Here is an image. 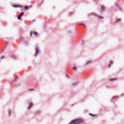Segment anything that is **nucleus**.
Returning <instances> with one entry per match:
<instances>
[{
    "label": "nucleus",
    "mask_w": 124,
    "mask_h": 124,
    "mask_svg": "<svg viewBox=\"0 0 124 124\" xmlns=\"http://www.w3.org/2000/svg\"><path fill=\"white\" fill-rule=\"evenodd\" d=\"M85 122V120L82 118H79L78 119H75L73 120L71 122L69 123L68 124H82Z\"/></svg>",
    "instance_id": "1"
},
{
    "label": "nucleus",
    "mask_w": 124,
    "mask_h": 124,
    "mask_svg": "<svg viewBox=\"0 0 124 124\" xmlns=\"http://www.w3.org/2000/svg\"><path fill=\"white\" fill-rule=\"evenodd\" d=\"M13 7H20V8L23 7V5L21 4H13Z\"/></svg>",
    "instance_id": "2"
},
{
    "label": "nucleus",
    "mask_w": 124,
    "mask_h": 124,
    "mask_svg": "<svg viewBox=\"0 0 124 124\" xmlns=\"http://www.w3.org/2000/svg\"><path fill=\"white\" fill-rule=\"evenodd\" d=\"M38 53H39V50L38 49V48H36V53H35V56L37 57V55H38Z\"/></svg>",
    "instance_id": "3"
},
{
    "label": "nucleus",
    "mask_w": 124,
    "mask_h": 124,
    "mask_svg": "<svg viewBox=\"0 0 124 124\" xmlns=\"http://www.w3.org/2000/svg\"><path fill=\"white\" fill-rule=\"evenodd\" d=\"M33 106V104L32 103H30L29 107H28V109H30Z\"/></svg>",
    "instance_id": "4"
},
{
    "label": "nucleus",
    "mask_w": 124,
    "mask_h": 124,
    "mask_svg": "<svg viewBox=\"0 0 124 124\" xmlns=\"http://www.w3.org/2000/svg\"><path fill=\"white\" fill-rule=\"evenodd\" d=\"M116 80H117V78L109 79V81H111V82H113V81H116Z\"/></svg>",
    "instance_id": "5"
},
{
    "label": "nucleus",
    "mask_w": 124,
    "mask_h": 124,
    "mask_svg": "<svg viewBox=\"0 0 124 124\" xmlns=\"http://www.w3.org/2000/svg\"><path fill=\"white\" fill-rule=\"evenodd\" d=\"M102 11H104L105 10V6L104 5H102L101 7Z\"/></svg>",
    "instance_id": "6"
},
{
    "label": "nucleus",
    "mask_w": 124,
    "mask_h": 124,
    "mask_svg": "<svg viewBox=\"0 0 124 124\" xmlns=\"http://www.w3.org/2000/svg\"><path fill=\"white\" fill-rule=\"evenodd\" d=\"M89 115L90 116H92V117H96V115L95 114H93V113H89Z\"/></svg>",
    "instance_id": "7"
},
{
    "label": "nucleus",
    "mask_w": 124,
    "mask_h": 124,
    "mask_svg": "<svg viewBox=\"0 0 124 124\" xmlns=\"http://www.w3.org/2000/svg\"><path fill=\"white\" fill-rule=\"evenodd\" d=\"M29 7H30V6H25L24 7V9L25 10H27V9H29Z\"/></svg>",
    "instance_id": "8"
},
{
    "label": "nucleus",
    "mask_w": 124,
    "mask_h": 124,
    "mask_svg": "<svg viewBox=\"0 0 124 124\" xmlns=\"http://www.w3.org/2000/svg\"><path fill=\"white\" fill-rule=\"evenodd\" d=\"M33 33L34 35H38V33L36 31H34Z\"/></svg>",
    "instance_id": "9"
},
{
    "label": "nucleus",
    "mask_w": 124,
    "mask_h": 124,
    "mask_svg": "<svg viewBox=\"0 0 124 124\" xmlns=\"http://www.w3.org/2000/svg\"><path fill=\"white\" fill-rule=\"evenodd\" d=\"M17 77H16L15 79L14 80V81L12 82V84H14V83L15 82V81H16V79H17Z\"/></svg>",
    "instance_id": "10"
},
{
    "label": "nucleus",
    "mask_w": 124,
    "mask_h": 124,
    "mask_svg": "<svg viewBox=\"0 0 124 124\" xmlns=\"http://www.w3.org/2000/svg\"><path fill=\"white\" fill-rule=\"evenodd\" d=\"M24 14H25V13L21 12L19 15L22 17V16H23Z\"/></svg>",
    "instance_id": "11"
},
{
    "label": "nucleus",
    "mask_w": 124,
    "mask_h": 124,
    "mask_svg": "<svg viewBox=\"0 0 124 124\" xmlns=\"http://www.w3.org/2000/svg\"><path fill=\"white\" fill-rule=\"evenodd\" d=\"M72 69L73 70H77V67H73V68H72Z\"/></svg>",
    "instance_id": "12"
},
{
    "label": "nucleus",
    "mask_w": 124,
    "mask_h": 124,
    "mask_svg": "<svg viewBox=\"0 0 124 124\" xmlns=\"http://www.w3.org/2000/svg\"><path fill=\"white\" fill-rule=\"evenodd\" d=\"M11 112H12L11 110L9 109V116H11Z\"/></svg>",
    "instance_id": "13"
},
{
    "label": "nucleus",
    "mask_w": 124,
    "mask_h": 124,
    "mask_svg": "<svg viewBox=\"0 0 124 124\" xmlns=\"http://www.w3.org/2000/svg\"><path fill=\"white\" fill-rule=\"evenodd\" d=\"M21 17H22V16H21L19 15V16H18V17H17V19H18V20H20V19H21Z\"/></svg>",
    "instance_id": "14"
},
{
    "label": "nucleus",
    "mask_w": 124,
    "mask_h": 124,
    "mask_svg": "<svg viewBox=\"0 0 124 124\" xmlns=\"http://www.w3.org/2000/svg\"><path fill=\"white\" fill-rule=\"evenodd\" d=\"M120 20H121V18H120L119 19H117L116 21H115V23H118V22H119Z\"/></svg>",
    "instance_id": "15"
},
{
    "label": "nucleus",
    "mask_w": 124,
    "mask_h": 124,
    "mask_svg": "<svg viewBox=\"0 0 124 124\" xmlns=\"http://www.w3.org/2000/svg\"><path fill=\"white\" fill-rule=\"evenodd\" d=\"M78 84V82H75L73 84V85L74 86L75 85H77Z\"/></svg>",
    "instance_id": "16"
},
{
    "label": "nucleus",
    "mask_w": 124,
    "mask_h": 124,
    "mask_svg": "<svg viewBox=\"0 0 124 124\" xmlns=\"http://www.w3.org/2000/svg\"><path fill=\"white\" fill-rule=\"evenodd\" d=\"M98 18H100V19H103V17H102V16H98Z\"/></svg>",
    "instance_id": "17"
},
{
    "label": "nucleus",
    "mask_w": 124,
    "mask_h": 124,
    "mask_svg": "<svg viewBox=\"0 0 124 124\" xmlns=\"http://www.w3.org/2000/svg\"><path fill=\"white\" fill-rule=\"evenodd\" d=\"M33 33L32 31L31 32L30 35H31V36H32Z\"/></svg>",
    "instance_id": "18"
},
{
    "label": "nucleus",
    "mask_w": 124,
    "mask_h": 124,
    "mask_svg": "<svg viewBox=\"0 0 124 124\" xmlns=\"http://www.w3.org/2000/svg\"><path fill=\"white\" fill-rule=\"evenodd\" d=\"M4 57H5L4 56H2V57H1V59H4Z\"/></svg>",
    "instance_id": "19"
},
{
    "label": "nucleus",
    "mask_w": 124,
    "mask_h": 124,
    "mask_svg": "<svg viewBox=\"0 0 124 124\" xmlns=\"http://www.w3.org/2000/svg\"><path fill=\"white\" fill-rule=\"evenodd\" d=\"M110 62V64H112V63H113V62H112V61H111Z\"/></svg>",
    "instance_id": "20"
},
{
    "label": "nucleus",
    "mask_w": 124,
    "mask_h": 124,
    "mask_svg": "<svg viewBox=\"0 0 124 124\" xmlns=\"http://www.w3.org/2000/svg\"><path fill=\"white\" fill-rule=\"evenodd\" d=\"M116 97H118V96H114L112 97V98H116Z\"/></svg>",
    "instance_id": "21"
},
{
    "label": "nucleus",
    "mask_w": 124,
    "mask_h": 124,
    "mask_svg": "<svg viewBox=\"0 0 124 124\" xmlns=\"http://www.w3.org/2000/svg\"><path fill=\"white\" fill-rule=\"evenodd\" d=\"M108 66V67H111V64H109Z\"/></svg>",
    "instance_id": "22"
},
{
    "label": "nucleus",
    "mask_w": 124,
    "mask_h": 124,
    "mask_svg": "<svg viewBox=\"0 0 124 124\" xmlns=\"http://www.w3.org/2000/svg\"><path fill=\"white\" fill-rule=\"evenodd\" d=\"M5 49H6V47H4L3 48V50H5Z\"/></svg>",
    "instance_id": "23"
},
{
    "label": "nucleus",
    "mask_w": 124,
    "mask_h": 124,
    "mask_svg": "<svg viewBox=\"0 0 124 124\" xmlns=\"http://www.w3.org/2000/svg\"><path fill=\"white\" fill-rule=\"evenodd\" d=\"M30 91H34L33 89H30Z\"/></svg>",
    "instance_id": "24"
},
{
    "label": "nucleus",
    "mask_w": 124,
    "mask_h": 124,
    "mask_svg": "<svg viewBox=\"0 0 124 124\" xmlns=\"http://www.w3.org/2000/svg\"><path fill=\"white\" fill-rule=\"evenodd\" d=\"M117 6L118 7H119V5H117Z\"/></svg>",
    "instance_id": "25"
}]
</instances>
